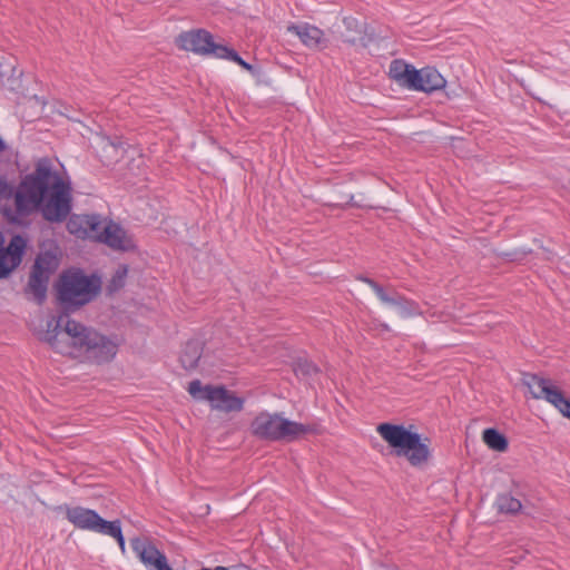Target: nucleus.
I'll return each instance as SVG.
<instances>
[{
	"label": "nucleus",
	"mask_w": 570,
	"mask_h": 570,
	"mask_svg": "<svg viewBox=\"0 0 570 570\" xmlns=\"http://www.w3.org/2000/svg\"><path fill=\"white\" fill-rule=\"evenodd\" d=\"M158 570H173V568L169 566L168 560H166Z\"/></svg>",
	"instance_id": "2f4dec72"
},
{
	"label": "nucleus",
	"mask_w": 570,
	"mask_h": 570,
	"mask_svg": "<svg viewBox=\"0 0 570 570\" xmlns=\"http://www.w3.org/2000/svg\"><path fill=\"white\" fill-rule=\"evenodd\" d=\"M127 275H128V266L120 265L116 269V272L112 274L111 278L109 279V282L107 284V287H106L107 293L111 295V294L120 291L121 288H124L126 285Z\"/></svg>",
	"instance_id": "412c9836"
},
{
	"label": "nucleus",
	"mask_w": 570,
	"mask_h": 570,
	"mask_svg": "<svg viewBox=\"0 0 570 570\" xmlns=\"http://www.w3.org/2000/svg\"><path fill=\"white\" fill-rule=\"evenodd\" d=\"M230 61L237 63L238 66H240L243 69L247 70L249 73H252L253 76H258L259 75V68L255 65H252V63H248L246 62L239 55L237 51H235V53L233 55Z\"/></svg>",
	"instance_id": "393cba45"
},
{
	"label": "nucleus",
	"mask_w": 570,
	"mask_h": 570,
	"mask_svg": "<svg viewBox=\"0 0 570 570\" xmlns=\"http://www.w3.org/2000/svg\"><path fill=\"white\" fill-rule=\"evenodd\" d=\"M235 49L227 47L225 45L216 43L214 38L212 37L210 45L207 49V56L212 55L218 59L230 60L233 55L235 53Z\"/></svg>",
	"instance_id": "5701e85b"
},
{
	"label": "nucleus",
	"mask_w": 570,
	"mask_h": 570,
	"mask_svg": "<svg viewBox=\"0 0 570 570\" xmlns=\"http://www.w3.org/2000/svg\"><path fill=\"white\" fill-rule=\"evenodd\" d=\"M532 253L531 248H518L510 252H502L499 254L500 257L508 262H520L524 259L529 254Z\"/></svg>",
	"instance_id": "b1692460"
},
{
	"label": "nucleus",
	"mask_w": 570,
	"mask_h": 570,
	"mask_svg": "<svg viewBox=\"0 0 570 570\" xmlns=\"http://www.w3.org/2000/svg\"><path fill=\"white\" fill-rule=\"evenodd\" d=\"M335 206H340L341 208H345L346 206H350V207H363L364 205L355 202L353 195H347L345 197L344 203L336 204Z\"/></svg>",
	"instance_id": "c756f323"
},
{
	"label": "nucleus",
	"mask_w": 570,
	"mask_h": 570,
	"mask_svg": "<svg viewBox=\"0 0 570 570\" xmlns=\"http://www.w3.org/2000/svg\"><path fill=\"white\" fill-rule=\"evenodd\" d=\"M11 197L14 209L6 207L2 214L13 225H23L22 219L36 213L48 223H62L72 209L70 184L53 170L46 157L36 161L33 170L22 176L16 188L10 185L9 195L0 196Z\"/></svg>",
	"instance_id": "f03ea898"
},
{
	"label": "nucleus",
	"mask_w": 570,
	"mask_h": 570,
	"mask_svg": "<svg viewBox=\"0 0 570 570\" xmlns=\"http://www.w3.org/2000/svg\"><path fill=\"white\" fill-rule=\"evenodd\" d=\"M101 287L102 279L97 273L88 275L78 267L63 271L53 285L60 312L48 321L41 340L63 355L82 356L98 365L111 362L118 352V343L69 317L70 313L96 299Z\"/></svg>",
	"instance_id": "f257e3e1"
},
{
	"label": "nucleus",
	"mask_w": 570,
	"mask_h": 570,
	"mask_svg": "<svg viewBox=\"0 0 570 570\" xmlns=\"http://www.w3.org/2000/svg\"><path fill=\"white\" fill-rule=\"evenodd\" d=\"M212 37L213 35L206 29H193L180 32L175 39V45L181 50L207 56Z\"/></svg>",
	"instance_id": "4468645a"
},
{
	"label": "nucleus",
	"mask_w": 570,
	"mask_h": 570,
	"mask_svg": "<svg viewBox=\"0 0 570 570\" xmlns=\"http://www.w3.org/2000/svg\"><path fill=\"white\" fill-rule=\"evenodd\" d=\"M315 431V425L291 421L283 417L279 413L269 414L261 412L250 423V432L254 436L272 442H292Z\"/></svg>",
	"instance_id": "39448f33"
},
{
	"label": "nucleus",
	"mask_w": 570,
	"mask_h": 570,
	"mask_svg": "<svg viewBox=\"0 0 570 570\" xmlns=\"http://www.w3.org/2000/svg\"><path fill=\"white\" fill-rule=\"evenodd\" d=\"M188 392L193 397L204 400L203 396L206 394V386H203L199 380H194L189 383Z\"/></svg>",
	"instance_id": "a878e982"
},
{
	"label": "nucleus",
	"mask_w": 570,
	"mask_h": 570,
	"mask_svg": "<svg viewBox=\"0 0 570 570\" xmlns=\"http://www.w3.org/2000/svg\"><path fill=\"white\" fill-rule=\"evenodd\" d=\"M343 23L348 31H354L360 35V37H345V42L355 45L357 41H360L364 47H366L368 42L372 41V38H366L362 35L364 23H361L356 18L346 17L343 19Z\"/></svg>",
	"instance_id": "aec40b11"
},
{
	"label": "nucleus",
	"mask_w": 570,
	"mask_h": 570,
	"mask_svg": "<svg viewBox=\"0 0 570 570\" xmlns=\"http://www.w3.org/2000/svg\"><path fill=\"white\" fill-rule=\"evenodd\" d=\"M522 384L528 387L533 399H543L551 403L564 416L570 419V399L552 384L550 379L534 373H523Z\"/></svg>",
	"instance_id": "6e6552de"
},
{
	"label": "nucleus",
	"mask_w": 570,
	"mask_h": 570,
	"mask_svg": "<svg viewBox=\"0 0 570 570\" xmlns=\"http://www.w3.org/2000/svg\"><path fill=\"white\" fill-rule=\"evenodd\" d=\"M376 431L391 448L392 455L405 458L414 468L425 465L432 456L430 439L403 424L383 422Z\"/></svg>",
	"instance_id": "7ed1b4c3"
},
{
	"label": "nucleus",
	"mask_w": 570,
	"mask_h": 570,
	"mask_svg": "<svg viewBox=\"0 0 570 570\" xmlns=\"http://www.w3.org/2000/svg\"><path fill=\"white\" fill-rule=\"evenodd\" d=\"M387 76L401 88L411 91L432 94L444 89L446 86L445 78L436 68L426 66L416 69L412 63L403 59H394L391 61Z\"/></svg>",
	"instance_id": "20e7f679"
},
{
	"label": "nucleus",
	"mask_w": 570,
	"mask_h": 570,
	"mask_svg": "<svg viewBox=\"0 0 570 570\" xmlns=\"http://www.w3.org/2000/svg\"><path fill=\"white\" fill-rule=\"evenodd\" d=\"M99 243L120 252H135L136 243L131 236L117 223L108 220L99 235Z\"/></svg>",
	"instance_id": "f8f14e48"
},
{
	"label": "nucleus",
	"mask_w": 570,
	"mask_h": 570,
	"mask_svg": "<svg viewBox=\"0 0 570 570\" xmlns=\"http://www.w3.org/2000/svg\"><path fill=\"white\" fill-rule=\"evenodd\" d=\"M356 279L367 284L374 291V293L376 294L377 298H380V295H382L380 293V291L384 292L386 289L381 284H379L376 281H374L373 278H370V277H367L365 275H362V274L357 275Z\"/></svg>",
	"instance_id": "bb28decb"
},
{
	"label": "nucleus",
	"mask_w": 570,
	"mask_h": 570,
	"mask_svg": "<svg viewBox=\"0 0 570 570\" xmlns=\"http://www.w3.org/2000/svg\"><path fill=\"white\" fill-rule=\"evenodd\" d=\"M204 343L199 340H189L179 356L181 366L186 371H193L198 366V362L202 357Z\"/></svg>",
	"instance_id": "f3484780"
},
{
	"label": "nucleus",
	"mask_w": 570,
	"mask_h": 570,
	"mask_svg": "<svg viewBox=\"0 0 570 570\" xmlns=\"http://www.w3.org/2000/svg\"><path fill=\"white\" fill-rule=\"evenodd\" d=\"M28 248V238L14 234L4 246V236L0 232V279L8 278L22 263Z\"/></svg>",
	"instance_id": "1a4fd4ad"
},
{
	"label": "nucleus",
	"mask_w": 570,
	"mask_h": 570,
	"mask_svg": "<svg viewBox=\"0 0 570 570\" xmlns=\"http://www.w3.org/2000/svg\"><path fill=\"white\" fill-rule=\"evenodd\" d=\"M197 570H229L227 567L224 566H216L215 568H208V567H202Z\"/></svg>",
	"instance_id": "7c9ffc66"
},
{
	"label": "nucleus",
	"mask_w": 570,
	"mask_h": 570,
	"mask_svg": "<svg viewBox=\"0 0 570 570\" xmlns=\"http://www.w3.org/2000/svg\"><path fill=\"white\" fill-rule=\"evenodd\" d=\"M65 511L66 519L77 529L97 532L104 535L114 538L121 552L126 551V541L121 530L120 520L108 521L105 520L99 513L92 509L83 507H69L68 504L57 508Z\"/></svg>",
	"instance_id": "423d86ee"
},
{
	"label": "nucleus",
	"mask_w": 570,
	"mask_h": 570,
	"mask_svg": "<svg viewBox=\"0 0 570 570\" xmlns=\"http://www.w3.org/2000/svg\"><path fill=\"white\" fill-rule=\"evenodd\" d=\"M482 441L489 449L497 452H504L509 448L508 438L495 428H488L483 430Z\"/></svg>",
	"instance_id": "a211bd4d"
},
{
	"label": "nucleus",
	"mask_w": 570,
	"mask_h": 570,
	"mask_svg": "<svg viewBox=\"0 0 570 570\" xmlns=\"http://www.w3.org/2000/svg\"><path fill=\"white\" fill-rule=\"evenodd\" d=\"M102 144H104V151L107 153L106 157L109 159V160H112L114 158H117L118 157V154H119V146L111 142L109 139H105L102 140Z\"/></svg>",
	"instance_id": "cd10ccee"
},
{
	"label": "nucleus",
	"mask_w": 570,
	"mask_h": 570,
	"mask_svg": "<svg viewBox=\"0 0 570 570\" xmlns=\"http://www.w3.org/2000/svg\"><path fill=\"white\" fill-rule=\"evenodd\" d=\"M67 220V230L78 238H91L99 242V235L104 226L108 223L99 214L69 215Z\"/></svg>",
	"instance_id": "9d476101"
},
{
	"label": "nucleus",
	"mask_w": 570,
	"mask_h": 570,
	"mask_svg": "<svg viewBox=\"0 0 570 570\" xmlns=\"http://www.w3.org/2000/svg\"><path fill=\"white\" fill-rule=\"evenodd\" d=\"M132 551L147 569L158 570L167 560L165 553L159 551L149 538L136 537L130 540Z\"/></svg>",
	"instance_id": "ddd939ff"
},
{
	"label": "nucleus",
	"mask_w": 570,
	"mask_h": 570,
	"mask_svg": "<svg viewBox=\"0 0 570 570\" xmlns=\"http://www.w3.org/2000/svg\"><path fill=\"white\" fill-rule=\"evenodd\" d=\"M380 293L382 295H380L379 299L383 304L397 307L399 314L403 318L419 315L421 313L420 306L416 302L400 294L391 285L384 292L380 291Z\"/></svg>",
	"instance_id": "2eb2a0df"
},
{
	"label": "nucleus",
	"mask_w": 570,
	"mask_h": 570,
	"mask_svg": "<svg viewBox=\"0 0 570 570\" xmlns=\"http://www.w3.org/2000/svg\"><path fill=\"white\" fill-rule=\"evenodd\" d=\"M287 31L297 36L301 41L308 48L322 49L326 47L327 39L324 37L323 30L308 23L294 24L287 27Z\"/></svg>",
	"instance_id": "dca6fc26"
},
{
	"label": "nucleus",
	"mask_w": 570,
	"mask_h": 570,
	"mask_svg": "<svg viewBox=\"0 0 570 570\" xmlns=\"http://www.w3.org/2000/svg\"><path fill=\"white\" fill-rule=\"evenodd\" d=\"M494 504L498 509V512L504 514H515L522 508L520 500L509 493L498 494Z\"/></svg>",
	"instance_id": "6ab92c4d"
},
{
	"label": "nucleus",
	"mask_w": 570,
	"mask_h": 570,
	"mask_svg": "<svg viewBox=\"0 0 570 570\" xmlns=\"http://www.w3.org/2000/svg\"><path fill=\"white\" fill-rule=\"evenodd\" d=\"M0 142H1V146H0V153H1L6 149L7 146L1 137H0ZM9 189H10V185L8 184V181L4 178L0 177V196L9 195Z\"/></svg>",
	"instance_id": "c85d7f7f"
},
{
	"label": "nucleus",
	"mask_w": 570,
	"mask_h": 570,
	"mask_svg": "<svg viewBox=\"0 0 570 570\" xmlns=\"http://www.w3.org/2000/svg\"><path fill=\"white\" fill-rule=\"evenodd\" d=\"M203 397L209 401L214 409L223 412H239L244 407V399L235 395L223 385H206V394Z\"/></svg>",
	"instance_id": "9b49d317"
},
{
	"label": "nucleus",
	"mask_w": 570,
	"mask_h": 570,
	"mask_svg": "<svg viewBox=\"0 0 570 570\" xmlns=\"http://www.w3.org/2000/svg\"><path fill=\"white\" fill-rule=\"evenodd\" d=\"M293 371L297 377L307 379L318 372V367L305 357H298L293 362Z\"/></svg>",
	"instance_id": "4be33fe9"
},
{
	"label": "nucleus",
	"mask_w": 570,
	"mask_h": 570,
	"mask_svg": "<svg viewBox=\"0 0 570 570\" xmlns=\"http://www.w3.org/2000/svg\"><path fill=\"white\" fill-rule=\"evenodd\" d=\"M59 263L57 253L51 249L40 252L35 258L27 291L33 295L39 305L43 304L47 298L50 277L58 269Z\"/></svg>",
	"instance_id": "0eeeda50"
}]
</instances>
